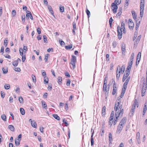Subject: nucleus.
<instances>
[{
  "instance_id": "47",
  "label": "nucleus",
  "mask_w": 147,
  "mask_h": 147,
  "mask_svg": "<svg viewBox=\"0 0 147 147\" xmlns=\"http://www.w3.org/2000/svg\"><path fill=\"white\" fill-rule=\"evenodd\" d=\"M32 79L33 82H36V80L35 76L33 75H32Z\"/></svg>"
},
{
  "instance_id": "62",
  "label": "nucleus",
  "mask_w": 147,
  "mask_h": 147,
  "mask_svg": "<svg viewBox=\"0 0 147 147\" xmlns=\"http://www.w3.org/2000/svg\"><path fill=\"white\" fill-rule=\"evenodd\" d=\"M4 51V47L3 46H2L1 47V48L0 50V52L1 53H2V54H3V53Z\"/></svg>"
},
{
  "instance_id": "24",
  "label": "nucleus",
  "mask_w": 147,
  "mask_h": 147,
  "mask_svg": "<svg viewBox=\"0 0 147 147\" xmlns=\"http://www.w3.org/2000/svg\"><path fill=\"white\" fill-rule=\"evenodd\" d=\"M131 13L133 17L134 20H136L137 18V16L135 12L134 11H132Z\"/></svg>"
},
{
  "instance_id": "10",
  "label": "nucleus",
  "mask_w": 147,
  "mask_h": 147,
  "mask_svg": "<svg viewBox=\"0 0 147 147\" xmlns=\"http://www.w3.org/2000/svg\"><path fill=\"white\" fill-rule=\"evenodd\" d=\"M117 90V88L116 86V85L115 84V82H114V83L113 84V90L112 92V94L113 95H115L116 93V91Z\"/></svg>"
},
{
  "instance_id": "29",
  "label": "nucleus",
  "mask_w": 147,
  "mask_h": 147,
  "mask_svg": "<svg viewBox=\"0 0 147 147\" xmlns=\"http://www.w3.org/2000/svg\"><path fill=\"white\" fill-rule=\"evenodd\" d=\"M49 79L47 76L44 77V84H47L48 83Z\"/></svg>"
},
{
  "instance_id": "12",
  "label": "nucleus",
  "mask_w": 147,
  "mask_h": 147,
  "mask_svg": "<svg viewBox=\"0 0 147 147\" xmlns=\"http://www.w3.org/2000/svg\"><path fill=\"white\" fill-rule=\"evenodd\" d=\"M144 0H141L140 4V9H141L142 11L144 9Z\"/></svg>"
},
{
  "instance_id": "40",
  "label": "nucleus",
  "mask_w": 147,
  "mask_h": 147,
  "mask_svg": "<svg viewBox=\"0 0 147 147\" xmlns=\"http://www.w3.org/2000/svg\"><path fill=\"white\" fill-rule=\"evenodd\" d=\"M63 122L65 123L66 126H67L69 125V124L67 123V120L65 119H63Z\"/></svg>"
},
{
  "instance_id": "53",
  "label": "nucleus",
  "mask_w": 147,
  "mask_h": 147,
  "mask_svg": "<svg viewBox=\"0 0 147 147\" xmlns=\"http://www.w3.org/2000/svg\"><path fill=\"white\" fill-rule=\"evenodd\" d=\"M14 70H15L16 71L18 72H20V71L21 69L20 68L18 67H16L14 69Z\"/></svg>"
},
{
  "instance_id": "2",
  "label": "nucleus",
  "mask_w": 147,
  "mask_h": 147,
  "mask_svg": "<svg viewBox=\"0 0 147 147\" xmlns=\"http://www.w3.org/2000/svg\"><path fill=\"white\" fill-rule=\"evenodd\" d=\"M121 2V0H115L114 3H113L111 6L113 8L112 11L115 13L117 12V10L118 8L117 5H119Z\"/></svg>"
},
{
  "instance_id": "30",
  "label": "nucleus",
  "mask_w": 147,
  "mask_h": 147,
  "mask_svg": "<svg viewBox=\"0 0 147 147\" xmlns=\"http://www.w3.org/2000/svg\"><path fill=\"white\" fill-rule=\"evenodd\" d=\"M18 61L16 60L12 62V65L14 66H17L18 65Z\"/></svg>"
},
{
  "instance_id": "16",
  "label": "nucleus",
  "mask_w": 147,
  "mask_h": 147,
  "mask_svg": "<svg viewBox=\"0 0 147 147\" xmlns=\"http://www.w3.org/2000/svg\"><path fill=\"white\" fill-rule=\"evenodd\" d=\"M21 139L16 138L15 140V143L16 146H18L20 144Z\"/></svg>"
},
{
  "instance_id": "48",
  "label": "nucleus",
  "mask_w": 147,
  "mask_h": 147,
  "mask_svg": "<svg viewBox=\"0 0 147 147\" xmlns=\"http://www.w3.org/2000/svg\"><path fill=\"white\" fill-rule=\"evenodd\" d=\"M138 104V102L137 101V100L136 99H135L134 100V103L133 106H134L136 107V105H137Z\"/></svg>"
},
{
  "instance_id": "61",
  "label": "nucleus",
  "mask_w": 147,
  "mask_h": 147,
  "mask_svg": "<svg viewBox=\"0 0 147 147\" xmlns=\"http://www.w3.org/2000/svg\"><path fill=\"white\" fill-rule=\"evenodd\" d=\"M73 28L74 29H76V23L75 22H74L73 23Z\"/></svg>"
},
{
  "instance_id": "26",
  "label": "nucleus",
  "mask_w": 147,
  "mask_h": 147,
  "mask_svg": "<svg viewBox=\"0 0 147 147\" xmlns=\"http://www.w3.org/2000/svg\"><path fill=\"white\" fill-rule=\"evenodd\" d=\"M8 128L11 131H14V127L13 125H9Z\"/></svg>"
},
{
  "instance_id": "49",
  "label": "nucleus",
  "mask_w": 147,
  "mask_h": 147,
  "mask_svg": "<svg viewBox=\"0 0 147 147\" xmlns=\"http://www.w3.org/2000/svg\"><path fill=\"white\" fill-rule=\"evenodd\" d=\"M59 42L61 45H64L65 43L61 39L59 40Z\"/></svg>"
},
{
  "instance_id": "18",
  "label": "nucleus",
  "mask_w": 147,
  "mask_h": 147,
  "mask_svg": "<svg viewBox=\"0 0 147 147\" xmlns=\"http://www.w3.org/2000/svg\"><path fill=\"white\" fill-rule=\"evenodd\" d=\"M147 105H146V104H145L144 105V107L143 111V115H144L145 114V113L146 112V111L147 110Z\"/></svg>"
},
{
  "instance_id": "63",
  "label": "nucleus",
  "mask_w": 147,
  "mask_h": 147,
  "mask_svg": "<svg viewBox=\"0 0 147 147\" xmlns=\"http://www.w3.org/2000/svg\"><path fill=\"white\" fill-rule=\"evenodd\" d=\"M37 31L38 34H40L41 33L40 29L39 28H38L37 30Z\"/></svg>"
},
{
  "instance_id": "7",
  "label": "nucleus",
  "mask_w": 147,
  "mask_h": 147,
  "mask_svg": "<svg viewBox=\"0 0 147 147\" xmlns=\"http://www.w3.org/2000/svg\"><path fill=\"white\" fill-rule=\"evenodd\" d=\"M122 30H121V29H119V27L117 28V33H118V38L119 39H121L122 38Z\"/></svg>"
},
{
  "instance_id": "34",
  "label": "nucleus",
  "mask_w": 147,
  "mask_h": 147,
  "mask_svg": "<svg viewBox=\"0 0 147 147\" xmlns=\"http://www.w3.org/2000/svg\"><path fill=\"white\" fill-rule=\"evenodd\" d=\"M8 40L7 38L5 39L4 41V44L5 47H7L8 43Z\"/></svg>"
},
{
  "instance_id": "59",
  "label": "nucleus",
  "mask_w": 147,
  "mask_h": 147,
  "mask_svg": "<svg viewBox=\"0 0 147 147\" xmlns=\"http://www.w3.org/2000/svg\"><path fill=\"white\" fill-rule=\"evenodd\" d=\"M113 46V48H115L117 45V42L115 41H114L112 43Z\"/></svg>"
},
{
  "instance_id": "55",
  "label": "nucleus",
  "mask_w": 147,
  "mask_h": 147,
  "mask_svg": "<svg viewBox=\"0 0 147 147\" xmlns=\"http://www.w3.org/2000/svg\"><path fill=\"white\" fill-rule=\"evenodd\" d=\"M43 40L45 42H46V41H47V37L45 35H44L43 36Z\"/></svg>"
},
{
  "instance_id": "17",
  "label": "nucleus",
  "mask_w": 147,
  "mask_h": 147,
  "mask_svg": "<svg viewBox=\"0 0 147 147\" xmlns=\"http://www.w3.org/2000/svg\"><path fill=\"white\" fill-rule=\"evenodd\" d=\"M94 131H93V132L92 133V135L91 136V145L92 146L94 143V142L93 140V136L94 135Z\"/></svg>"
},
{
  "instance_id": "39",
  "label": "nucleus",
  "mask_w": 147,
  "mask_h": 147,
  "mask_svg": "<svg viewBox=\"0 0 147 147\" xmlns=\"http://www.w3.org/2000/svg\"><path fill=\"white\" fill-rule=\"evenodd\" d=\"M49 56V54H47L45 55L44 59L45 62H46L47 61L48 57Z\"/></svg>"
},
{
  "instance_id": "27",
  "label": "nucleus",
  "mask_w": 147,
  "mask_h": 147,
  "mask_svg": "<svg viewBox=\"0 0 147 147\" xmlns=\"http://www.w3.org/2000/svg\"><path fill=\"white\" fill-rule=\"evenodd\" d=\"M20 111L21 114L22 115H24L25 114V111L24 109L23 108H21L20 109Z\"/></svg>"
},
{
  "instance_id": "58",
  "label": "nucleus",
  "mask_w": 147,
  "mask_h": 147,
  "mask_svg": "<svg viewBox=\"0 0 147 147\" xmlns=\"http://www.w3.org/2000/svg\"><path fill=\"white\" fill-rule=\"evenodd\" d=\"M22 57V62H24L25 59H26V57L25 55H21Z\"/></svg>"
},
{
  "instance_id": "32",
  "label": "nucleus",
  "mask_w": 147,
  "mask_h": 147,
  "mask_svg": "<svg viewBox=\"0 0 147 147\" xmlns=\"http://www.w3.org/2000/svg\"><path fill=\"white\" fill-rule=\"evenodd\" d=\"M128 26L129 28L132 29L134 27V23H133L128 24Z\"/></svg>"
},
{
  "instance_id": "11",
  "label": "nucleus",
  "mask_w": 147,
  "mask_h": 147,
  "mask_svg": "<svg viewBox=\"0 0 147 147\" xmlns=\"http://www.w3.org/2000/svg\"><path fill=\"white\" fill-rule=\"evenodd\" d=\"M123 127V125L119 124L117 131L120 133Z\"/></svg>"
},
{
  "instance_id": "45",
  "label": "nucleus",
  "mask_w": 147,
  "mask_h": 147,
  "mask_svg": "<svg viewBox=\"0 0 147 147\" xmlns=\"http://www.w3.org/2000/svg\"><path fill=\"white\" fill-rule=\"evenodd\" d=\"M10 85L9 84H5L4 85V88L6 89H8L9 88Z\"/></svg>"
},
{
  "instance_id": "8",
  "label": "nucleus",
  "mask_w": 147,
  "mask_h": 147,
  "mask_svg": "<svg viewBox=\"0 0 147 147\" xmlns=\"http://www.w3.org/2000/svg\"><path fill=\"white\" fill-rule=\"evenodd\" d=\"M26 13L27 14L26 15V19H27V17L28 19H29V17L31 20H32L33 18L31 12L29 11H26Z\"/></svg>"
},
{
  "instance_id": "57",
  "label": "nucleus",
  "mask_w": 147,
  "mask_h": 147,
  "mask_svg": "<svg viewBox=\"0 0 147 147\" xmlns=\"http://www.w3.org/2000/svg\"><path fill=\"white\" fill-rule=\"evenodd\" d=\"M21 18L22 22H24L25 21V15H22L21 16Z\"/></svg>"
},
{
  "instance_id": "51",
  "label": "nucleus",
  "mask_w": 147,
  "mask_h": 147,
  "mask_svg": "<svg viewBox=\"0 0 147 147\" xmlns=\"http://www.w3.org/2000/svg\"><path fill=\"white\" fill-rule=\"evenodd\" d=\"M129 1V0H125V6H128Z\"/></svg>"
},
{
  "instance_id": "33",
  "label": "nucleus",
  "mask_w": 147,
  "mask_h": 147,
  "mask_svg": "<svg viewBox=\"0 0 147 147\" xmlns=\"http://www.w3.org/2000/svg\"><path fill=\"white\" fill-rule=\"evenodd\" d=\"M72 47V45L71 44L69 45L66 46L65 48L66 49H71Z\"/></svg>"
},
{
  "instance_id": "15",
  "label": "nucleus",
  "mask_w": 147,
  "mask_h": 147,
  "mask_svg": "<svg viewBox=\"0 0 147 147\" xmlns=\"http://www.w3.org/2000/svg\"><path fill=\"white\" fill-rule=\"evenodd\" d=\"M31 123L32 127L36 128V124L34 120L31 121Z\"/></svg>"
},
{
  "instance_id": "37",
  "label": "nucleus",
  "mask_w": 147,
  "mask_h": 147,
  "mask_svg": "<svg viewBox=\"0 0 147 147\" xmlns=\"http://www.w3.org/2000/svg\"><path fill=\"white\" fill-rule=\"evenodd\" d=\"M130 72L129 71H125V74L124 75V76H125V77H127L128 76Z\"/></svg>"
},
{
  "instance_id": "4",
  "label": "nucleus",
  "mask_w": 147,
  "mask_h": 147,
  "mask_svg": "<svg viewBox=\"0 0 147 147\" xmlns=\"http://www.w3.org/2000/svg\"><path fill=\"white\" fill-rule=\"evenodd\" d=\"M107 77L106 76L104 78V85L103 86V90L107 92L109 91V86L108 84L107 86Z\"/></svg>"
},
{
  "instance_id": "42",
  "label": "nucleus",
  "mask_w": 147,
  "mask_h": 147,
  "mask_svg": "<svg viewBox=\"0 0 147 147\" xmlns=\"http://www.w3.org/2000/svg\"><path fill=\"white\" fill-rule=\"evenodd\" d=\"M135 109V106H132V108L131 109V110L130 111V113H131L132 115L133 114V113L134 112Z\"/></svg>"
},
{
  "instance_id": "5",
  "label": "nucleus",
  "mask_w": 147,
  "mask_h": 147,
  "mask_svg": "<svg viewBox=\"0 0 147 147\" xmlns=\"http://www.w3.org/2000/svg\"><path fill=\"white\" fill-rule=\"evenodd\" d=\"M146 88V84L144 82L143 84V87L142 89V96H144L145 95Z\"/></svg>"
},
{
  "instance_id": "50",
  "label": "nucleus",
  "mask_w": 147,
  "mask_h": 147,
  "mask_svg": "<svg viewBox=\"0 0 147 147\" xmlns=\"http://www.w3.org/2000/svg\"><path fill=\"white\" fill-rule=\"evenodd\" d=\"M16 11L15 10H13L12 11V15L13 17L14 16L16 15Z\"/></svg>"
},
{
  "instance_id": "38",
  "label": "nucleus",
  "mask_w": 147,
  "mask_h": 147,
  "mask_svg": "<svg viewBox=\"0 0 147 147\" xmlns=\"http://www.w3.org/2000/svg\"><path fill=\"white\" fill-rule=\"evenodd\" d=\"M130 77H128L127 78V79L126 80L125 82L124 83V84H125V85H127V84H128V82L130 80Z\"/></svg>"
},
{
  "instance_id": "25",
  "label": "nucleus",
  "mask_w": 147,
  "mask_h": 147,
  "mask_svg": "<svg viewBox=\"0 0 147 147\" xmlns=\"http://www.w3.org/2000/svg\"><path fill=\"white\" fill-rule=\"evenodd\" d=\"M42 103L43 108L46 109L47 107V105L46 102L45 101L43 100L42 101Z\"/></svg>"
},
{
  "instance_id": "41",
  "label": "nucleus",
  "mask_w": 147,
  "mask_h": 147,
  "mask_svg": "<svg viewBox=\"0 0 147 147\" xmlns=\"http://www.w3.org/2000/svg\"><path fill=\"white\" fill-rule=\"evenodd\" d=\"M134 53H132L131 54V56L130 59L129 61H133L134 59Z\"/></svg>"
},
{
  "instance_id": "9",
  "label": "nucleus",
  "mask_w": 147,
  "mask_h": 147,
  "mask_svg": "<svg viewBox=\"0 0 147 147\" xmlns=\"http://www.w3.org/2000/svg\"><path fill=\"white\" fill-rule=\"evenodd\" d=\"M118 27H119V29H121V30H122V31H123L124 33H125L126 32L125 30V23L123 22H122L121 23V28H120V27H119V26H118Z\"/></svg>"
},
{
  "instance_id": "44",
  "label": "nucleus",
  "mask_w": 147,
  "mask_h": 147,
  "mask_svg": "<svg viewBox=\"0 0 147 147\" xmlns=\"http://www.w3.org/2000/svg\"><path fill=\"white\" fill-rule=\"evenodd\" d=\"M19 102L20 103H23V98L22 97L20 96V97H19Z\"/></svg>"
},
{
  "instance_id": "13",
  "label": "nucleus",
  "mask_w": 147,
  "mask_h": 147,
  "mask_svg": "<svg viewBox=\"0 0 147 147\" xmlns=\"http://www.w3.org/2000/svg\"><path fill=\"white\" fill-rule=\"evenodd\" d=\"M127 118L126 117H123L121 120L119 124L123 125L126 123Z\"/></svg>"
},
{
  "instance_id": "28",
  "label": "nucleus",
  "mask_w": 147,
  "mask_h": 147,
  "mask_svg": "<svg viewBox=\"0 0 147 147\" xmlns=\"http://www.w3.org/2000/svg\"><path fill=\"white\" fill-rule=\"evenodd\" d=\"M58 82L60 84L62 83V78L61 77H58L57 78Z\"/></svg>"
},
{
  "instance_id": "35",
  "label": "nucleus",
  "mask_w": 147,
  "mask_h": 147,
  "mask_svg": "<svg viewBox=\"0 0 147 147\" xmlns=\"http://www.w3.org/2000/svg\"><path fill=\"white\" fill-rule=\"evenodd\" d=\"M59 10L61 12H63L64 11V8L63 6H59Z\"/></svg>"
},
{
  "instance_id": "21",
  "label": "nucleus",
  "mask_w": 147,
  "mask_h": 147,
  "mask_svg": "<svg viewBox=\"0 0 147 147\" xmlns=\"http://www.w3.org/2000/svg\"><path fill=\"white\" fill-rule=\"evenodd\" d=\"M122 10V8L120 7L119 9L118 12L117 14V16H120L121 14Z\"/></svg>"
},
{
  "instance_id": "6",
  "label": "nucleus",
  "mask_w": 147,
  "mask_h": 147,
  "mask_svg": "<svg viewBox=\"0 0 147 147\" xmlns=\"http://www.w3.org/2000/svg\"><path fill=\"white\" fill-rule=\"evenodd\" d=\"M136 138L138 144H140L141 143V141L140 139V134L139 132H138L137 133Z\"/></svg>"
},
{
  "instance_id": "19",
  "label": "nucleus",
  "mask_w": 147,
  "mask_h": 147,
  "mask_svg": "<svg viewBox=\"0 0 147 147\" xmlns=\"http://www.w3.org/2000/svg\"><path fill=\"white\" fill-rule=\"evenodd\" d=\"M48 7L49 9V11L50 12L51 14L53 15V11L52 9V8L51 7L50 5H48Z\"/></svg>"
},
{
  "instance_id": "22",
  "label": "nucleus",
  "mask_w": 147,
  "mask_h": 147,
  "mask_svg": "<svg viewBox=\"0 0 147 147\" xmlns=\"http://www.w3.org/2000/svg\"><path fill=\"white\" fill-rule=\"evenodd\" d=\"M125 45L124 43H122V44L121 46V50L122 53H125Z\"/></svg>"
},
{
  "instance_id": "46",
  "label": "nucleus",
  "mask_w": 147,
  "mask_h": 147,
  "mask_svg": "<svg viewBox=\"0 0 147 147\" xmlns=\"http://www.w3.org/2000/svg\"><path fill=\"white\" fill-rule=\"evenodd\" d=\"M1 97L2 98H4L5 95V93L4 92L1 91Z\"/></svg>"
},
{
  "instance_id": "60",
  "label": "nucleus",
  "mask_w": 147,
  "mask_h": 147,
  "mask_svg": "<svg viewBox=\"0 0 147 147\" xmlns=\"http://www.w3.org/2000/svg\"><path fill=\"white\" fill-rule=\"evenodd\" d=\"M114 112L113 111L111 113V121L113 119V116L114 115Z\"/></svg>"
},
{
  "instance_id": "20",
  "label": "nucleus",
  "mask_w": 147,
  "mask_h": 147,
  "mask_svg": "<svg viewBox=\"0 0 147 147\" xmlns=\"http://www.w3.org/2000/svg\"><path fill=\"white\" fill-rule=\"evenodd\" d=\"M105 111L106 107H105V106H104L103 107L102 110V116L105 115Z\"/></svg>"
},
{
  "instance_id": "52",
  "label": "nucleus",
  "mask_w": 147,
  "mask_h": 147,
  "mask_svg": "<svg viewBox=\"0 0 147 147\" xmlns=\"http://www.w3.org/2000/svg\"><path fill=\"white\" fill-rule=\"evenodd\" d=\"M20 53V55H23V50L22 49H19Z\"/></svg>"
},
{
  "instance_id": "56",
  "label": "nucleus",
  "mask_w": 147,
  "mask_h": 147,
  "mask_svg": "<svg viewBox=\"0 0 147 147\" xmlns=\"http://www.w3.org/2000/svg\"><path fill=\"white\" fill-rule=\"evenodd\" d=\"M141 10H142L141 9H140V14L141 15V17H142L143 16V13H144V9L143 10V11H142Z\"/></svg>"
},
{
  "instance_id": "3",
  "label": "nucleus",
  "mask_w": 147,
  "mask_h": 147,
  "mask_svg": "<svg viewBox=\"0 0 147 147\" xmlns=\"http://www.w3.org/2000/svg\"><path fill=\"white\" fill-rule=\"evenodd\" d=\"M125 67L124 65H123L121 67H120V66H118L117 68V75H116V77L117 79H119V77L120 75V71H121V73L122 74L123 73L124 71H125Z\"/></svg>"
},
{
  "instance_id": "31",
  "label": "nucleus",
  "mask_w": 147,
  "mask_h": 147,
  "mask_svg": "<svg viewBox=\"0 0 147 147\" xmlns=\"http://www.w3.org/2000/svg\"><path fill=\"white\" fill-rule=\"evenodd\" d=\"M53 117L55 119L57 120H59L60 119L59 117L57 114H54L53 115Z\"/></svg>"
},
{
  "instance_id": "43",
  "label": "nucleus",
  "mask_w": 147,
  "mask_h": 147,
  "mask_svg": "<svg viewBox=\"0 0 147 147\" xmlns=\"http://www.w3.org/2000/svg\"><path fill=\"white\" fill-rule=\"evenodd\" d=\"M86 13L87 15L88 18H89L90 16V11L87 8L86 10Z\"/></svg>"
},
{
  "instance_id": "14",
  "label": "nucleus",
  "mask_w": 147,
  "mask_h": 147,
  "mask_svg": "<svg viewBox=\"0 0 147 147\" xmlns=\"http://www.w3.org/2000/svg\"><path fill=\"white\" fill-rule=\"evenodd\" d=\"M72 58L71 59V63H76V57L74 55H72Z\"/></svg>"
},
{
  "instance_id": "23",
  "label": "nucleus",
  "mask_w": 147,
  "mask_h": 147,
  "mask_svg": "<svg viewBox=\"0 0 147 147\" xmlns=\"http://www.w3.org/2000/svg\"><path fill=\"white\" fill-rule=\"evenodd\" d=\"M2 70L3 73L5 74H7L8 71L7 68L6 67L2 68Z\"/></svg>"
},
{
  "instance_id": "64",
  "label": "nucleus",
  "mask_w": 147,
  "mask_h": 147,
  "mask_svg": "<svg viewBox=\"0 0 147 147\" xmlns=\"http://www.w3.org/2000/svg\"><path fill=\"white\" fill-rule=\"evenodd\" d=\"M65 75L68 77H70V75L69 74V73L68 72H65Z\"/></svg>"
},
{
  "instance_id": "36",
  "label": "nucleus",
  "mask_w": 147,
  "mask_h": 147,
  "mask_svg": "<svg viewBox=\"0 0 147 147\" xmlns=\"http://www.w3.org/2000/svg\"><path fill=\"white\" fill-rule=\"evenodd\" d=\"M2 119L4 121H6V117L5 114H3L1 116Z\"/></svg>"
},
{
  "instance_id": "1",
  "label": "nucleus",
  "mask_w": 147,
  "mask_h": 147,
  "mask_svg": "<svg viewBox=\"0 0 147 147\" xmlns=\"http://www.w3.org/2000/svg\"><path fill=\"white\" fill-rule=\"evenodd\" d=\"M115 118L114 119L113 125H115L117 122L118 118L120 115L122 116L123 113V109H122V105H120L119 102H118L115 104Z\"/></svg>"
},
{
  "instance_id": "54",
  "label": "nucleus",
  "mask_w": 147,
  "mask_h": 147,
  "mask_svg": "<svg viewBox=\"0 0 147 147\" xmlns=\"http://www.w3.org/2000/svg\"><path fill=\"white\" fill-rule=\"evenodd\" d=\"M42 76L44 77L45 76H46V72L44 70H42Z\"/></svg>"
}]
</instances>
